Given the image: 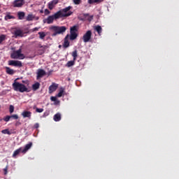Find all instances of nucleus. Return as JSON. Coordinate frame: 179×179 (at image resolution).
Listing matches in <instances>:
<instances>
[{"instance_id":"f257e3e1","label":"nucleus","mask_w":179,"mask_h":179,"mask_svg":"<svg viewBox=\"0 0 179 179\" xmlns=\"http://www.w3.org/2000/svg\"><path fill=\"white\" fill-rule=\"evenodd\" d=\"M13 87L15 92H20V93H24V92L29 93V92H30L25 85L20 83L19 82L13 83Z\"/></svg>"},{"instance_id":"f03ea898","label":"nucleus","mask_w":179,"mask_h":179,"mask_svg":"<svg viewBox=\"0 0 179 179\" xmlns=\"http://www.w3.org/2000/svg\"><path fill=\"white\" fill-rule=\"evenodd\" d=\"M51 30H53V31H55L52 34L53 36H57V34H62L63 33H65V31H66V27H57V26H52L51 27Z\"/></svg>"},{"instance_id":"7ed1b4c3","label":"nucleus","mask_w":179,"mask_h":179,"mask_svg":"<svg viewBox=\"0 0 179 179\" xmlns=\"http://www.w3.org/2000/svg\"><path fill=\"white\" fill-rule=\"evenodd\" d=\"M10 58L12 59H24V55L22 53V48L18 50L13 51L10 54Z\"/></svg>"},{"instance_id":"20e7f679","label":"nucleus","mask_w":179,"mask_h":179,"mask_svg":"<svg viewBox=\"0 0 179 179\" xmlns=\"http://www.w3.org/2000/svg\"><path fill=\"white\" fill-rule=\"evenodd\" d=\"M71 8L72 6H69L68 7H66L65 8L60 10L62 15H65L64 17H68L73 15V12L71 11Z\"/></svg>"},{"instance_id":"39448f33","label":"nucleus","mask_w":179,"mask_h":179,"mask_svg":"<svg viewBox=\"0 0 179 179\" xmlns=\"http://www.w3.org/2000/svg\"><path fill=\"white\" fill-rule=\"evenodd\" d=\"M8 65L10 66H17L18 68H22V66H23L22 62L18 60H10L8 61Z\"/></svg>"},{"instance_id":"423d86ee","label":"nucleus","mask_w":179,"mask_h":179,"mask_svg":"<svg viewBox=\"0 0 179 179\" xmlns=\"http://www.w3.org/2000/svg\"><path fill=\"white\" fill-rule=\"evenodd\" d=\"M79 19L83 22H85V20L92 22L93 20V15H90L89 13H83V16L80 17Z\"/></svg>"},{"instance_id":"0eeeda50","label":"nucleus","mask_w":179,"mask_h":179,"mask_svg":"<svg viewBox=\"0 0 179 179\" xmlns=\"http://www.w3.org/2000/svg\"><path fill=\"white\" fill-rule=\"evenodd\" d=\"M90 38H92V31L89 30L83 35V40L84 43H89Z\"/></svg>"},{"instance_id":"6e6552de","label":"nucleus","mask_w":179,"mask_h":179,"mask_svg":"<svg viewBox=\"0 0 179 179\" xmlns=\"http://www.w3.org/2000/svg\"><path fill=\"white\" fill-rule=\"evenodd\" d=\"M13 5L14 8H22L24 5V0H15Z\"/></svg>"},{"instance_id":"1a4fd4ad","label":"nucleus","mask_w":179,"mask_h":179,"mask_svg":"<svg viewBox=\"0 0 179 179\" xmlns=\"http://www.w3.org/2000/svg\"><path fill=\"white\" fill-rule=\"evenodd\" d=\"M12 34H14L15 38H17V37H23V31L15 29L12 32Z\"/></svg>"},{"instance_id":"9d476101","label":"nucleus","mask_w":179,"mask_h":179,"mask_svg":"<svg viewBox=\"0 0 179 179\" xmlns=\"http://www.w3.org/2000/svg\"><path fill=\"white\" fill-rule=\"evenodd\" d=\"M57 89H58V84L52 83V85L49 87V94H51L52 93H54Z\"/></svg>"},{"instance_id":"9b49d317","label":"nucleus","mask_w":179,"mask_h":179,"mask_svg":"<svg viewBox=\"0 0 179 179\" xmlns=\"http://www.w3.org/2000/svg\"><path fill=\"white\" fill-rule=\"evenodd\" d=\"M59 2V0H52L50 2L48 3V6L50 10H52L55 7V5H57Z\"/></svg>"},{"instance_id":"f8f14e48","label":"nucleus","mask_w":179,"mask_h":179,"mask_svg":"<svg viewBox=\"0 0 179 179\" xmlns=\"http://www.w3.org/2000/svg\"><path fill=\"white\" fill-rule=\"evenodd\" d=\"M31 146H33V143L31 142H29L28 144L25 145L24 149L22 148V153H23V155L27 153V151L31 148Z\"/></svg>"},{"instance_id":"ddd939ff","label":"nucleus","mask_w":179,"mask_h":179,"mask_svg":"<svg viewBox=\"0 0 179 179\" xmlns=\"http://www.w3.org/2000/svg\"><path fill=\"white\" fill-rule=\"evenodd\" d=\"M52 15L55 20H57V19H59V17H64V16H68V15L62 14L61 10L57 11L56 13H55Z\"/></svg>"},{"instance_id":"4468645a","label":"nucleus","mask_w":179,"mask_h":179,"mask_svg":"<svg viewBox=\"0 0 179 179\" xmlns=\"http://www.w3.org/2000/svg\"><path fill=\"white\" fill-rule=\"evenodd\" d=\"M54 20H55V18H54V15H50L48 18L43 20V22L48 23V24H51V23L54 22Z\"/></svg>"},{"instance_id":"2eb2a0df","label":"nucleus","mask_w":179,"mask_h":179,"mask_svg":"<svg viewBox=\"0 0 179 179\" xmlns=\"http://www.w3.org/2000/svg\"><path fill=\"white\" fill-rule=\"evenodd\" d=\"M22 115L24 118H29L30 120V118H31V112L30 111H27V110H24L22 113Z\"/></svg>"},{"instance_id":"dca6fc26","label":"nucleus","mask_w":179,"mask_h":179,"mask_svg":"<svg viewBox=\"0 0 179 179\" xmlns=\"http://www.w3.org/2000/svg\"><path fill=\"white\" fill-rule=\"evenodd\" d=\"M69 38V35H66L64 38V42L63 43V47L64 48H68L69 47V41H68V38Z\"/></svg>"},{"instance_id":"f3484780","label":"nucleus","mask_w":179,"mask_h":179,"mask_svg":"<svg viewBox=\"0 0 179 179\" xmlns=\"http://www.w3.org/2000/svg\"><path fill=\"white\" fill-rule=\"evenodd\" d=\"M78 38V33L76 32H70V40L73 41V40H76Z\"/></svg>"},{"instance_id":"a211bd4d","label":"nucleus","mask_w":179,"mask_h":179,"mask_svg":"<svg viewBox=\"0 0 179 179\" xmlns=\"http://www.w3.org/2000/svg\"><path fill=\"white\" fill-rule=\"evenodd\" d=\"M45 71L43 69H39L37 73V78H43V76H45Z\"/></svg>"},{"instance_id":"6ab92c4d","label":"nucleus","mask_w":179,"mask_h":179,"mask_svg":"<svg viewBox=\"0 0 179 179\" xmlns=\"http://www.w3.org/2000/svg\"><path fill=\"white\" fill-rule=\"evenodd\" d=\"M53 120L56 122L61 121V113H56L53 117Z\"/></svg>"},{"instance_id":"aec40b11","label":"nucleus","mask_w":179,"mask_h":179,"mask_svg":"<svg viewBox=\"0 0 179 179\" xmlns=\"http://www.w3.org/2000/svg\"><path fill=\"white\" fill-rule=\"evenodd\" d=\"M23 151L22 148L20 147V148L17 149L16 150L14 151L13 154V157H16L19 153H22Z\"/></svg>"},{"instance_id":"412c9836","label":"nucleus","mask_w":179,"mask_h":179,"mask_svg":"<svg viewBox=\"0 0 179 179\" xmlns=\"http://www.w3.org/2000/svg\"><path fill=\"white\" fill-rule=\"evenodd\" d=\"M25 13L24 12L22 11H20L17 13V16H18V19L19 20H23L24 19V16H25Z\"/></svg>"},{"instance_id":"4be33fe9","label":"nucleus","mask_w":179,"mask_h":179,"mask_svg":"<svg viewBox=\"0 0 179 179\" xmlns=\"http://www.w3.org/2000/svg\"><path fill=\"white\" fill-rule=\"evenodd\" d=\"M40 89V83L36 82L34 85H32V90L36 92V90H38Z\"/></svg>"},{"instance_id":"5701e85b","label":"nucleus","mask_w":179,"mask_h":179,"mask_svg":"<svg viewBox=\"0 0 179 179\" xmlns=\"http://www.w3.org/2000/svg\"><path fill=\"white\" fill-rule=\"evenodd\" d=\"M94 30H96V31H97L99 36H101V31L103 30V29L101 28V27L100 25H97L94 27Z\"/></svg>"},{"instance_id":"b1692460","label":"nucleus","mask_w":179,"mask_h":179,"mask_svg":"<svg viewBox=\"0 0 179 179\" xmlns=\"http://www.w3.org/2000/svg\"><path fill=\"white\" fill-rule=\"evenodd\" d=\"M6 72L8 75H13V73H15V71L9 67L6 68Z\"/></svg>"},{"instance_id":"393cba45","label":"nucleus","mask_w":179,"mask_h":179,"mask_svg":"<svg viewBox=\"0 0 179 179\" xmlns=\"http://www.w3.org/2000/svg\"><path fill=\"white\" fill-rule=\"evenodd\" d=\"M70 33H78V26L74 25L70 28Z\"/></svg>"},{"instance_id":"a878e982","label":"nucleus","mask_w":179,"mask_h":179,"mask_svg":"<svg viewBox=\"0 0 179 179\" xmlns=\"http://www.w3.org/2000/svg\"><path fill=\"white\" fill-rule=\"evenodd\" d=\"M75 61L76 60H71V61H69L66 64V66H67V68H71V66H73V65H75Z\"/></svg>"},{"instance_id":"bb28decb","label":"nucleus","mask_w":179,"mask_h":179,"mask_svg":"<svg viewBox=\"0 0 179 179\" xmlns=\"http://www.w3.org/2000/svg\"><path fill=\"white\" fill-rule=\"evenodd\" d=\"M72 57H73V60L76 61V59L78 58V50H74L72 52Z\"/></svg>"},{"instance_id":"cd10ccee","label":"nucleus","mask_w":179,"mask_h":179,"mask_svg":"<svg viewBox=\"0 0 179 179\" xmlns=\"http://www.w3.org/2000/svg\"><path fill=\"white\" fill-rule=\"evenodd\" d=\"M34 20V15H33V14H29L27 16V20L28 22H31V20Z\"/></svg>"},{"instance_id":"c85d7f7f","label":"nucleus","mask_w":179,"mask_h":179,"mask_svg":"<svg viewBox=\"0 0 179 179\" xmlns=\"http://www.w3.org/2000/svg\"><path fill=\"white\" fill-rule=\"evenodd\" d=\"M5 40H6V35L5 34H1L0 36V44H2L3 41H5Z\"/></svg>"},{"instance_id":"c756f323","label":"nucleus","mask_w":179,"mask_h":179,"mask_svg":"<svg viewBox=\"0 0 179 179\" xmlns=\"http://www.w3.org/2000/svg\"><path fill=\"white\" fill-rule=\"evenodd\" d=\"M38 34H39V38H41V40H43L46 36L45 32H38Z\"/></svg>"},{"instance_id":"7c9ffc66","label":"nucleus","mask_w":179,"mask_h":179,"mask_svg":"<svg viewBox=\"0 0 179 179\" xmlns=\"http://www.w3.org/2000/svg\"><path fill=\"white\" fill-rule=\"evenodd\" d=\"M1 134H3L4 135H10V131H9V129H6L1 131Z\"/></svg>"},{"instance_id":"2f4dec72","label":"nucleus","mask_w":179,"mask_h":179,"mask_svg":"<svg viewBox=\"0 0 179 179\" xmlns=\"http://www.w3.org/2000/svg\"><path fill=\"white\" fill-rule=\"evenodd\" d=\"M5 20H9L10 19H15V17L13 15H6L4 17Z\"/></svg>"},{"instance_id":"473e14b6","label":"nucleus","mask_w":179,"mask_h":179,"mask_svg":"<svg viewBox=\"0 0 179 179\" xmlns=\"http://www.w3.org/2000/svg\"><path fill=\"white\" fill-rule=\"evenodd\" d=\"M34 109H36V113H43V111H44V109L43 108H38L36 106H34Z\"/></svg>"},{"instance_id":"72a5a7b5","label":"nucleus","mask_w":179,"mask_h":179,"mask_svg":"<svg viewBox=\"0 0 179 179\" xmlns=\"http://www.w3.org/2000/svg\"><path fill=\"white\" fill-rule=\"evenodd\" d=\"M62 94H64V89L61 88L60 91L57 94V97H62Z\"/></svg>"},{"instance_id":"f704fd0d","label":"nucleus","mask_w":179,"mask_h":179,"mask_svg":"<svg viewBox=\"0 0 179 179\" xmlns=\"http://www.w3.org/2000/svg\"><path fill=\"white\" fill-rule=\"evenodd\" d=\"M75 5H80L82 3V0H73Z\"/></svg>"},{"instance_id":"c9c22d12","label":"nucleus","mask_w":179,"mask_h":179,"mask_svg":"<svg viewBox=\"0 0 179 179\" xmlns=\"http://www.w3.org/2000/svg\"><path fill=\"white\" fill-rule=\"evenodd\" d=\"M11 117L10 115H7L6 117H5L3 120V121H5L6 122H8V121H10Z\"/></svg>"},{"instance_id":"e433bc0d","label":"nucleus","mask_w":179,"mask_h":179,"mask_svg":"<svg viewBox=\"0 0 179 179\" xmlns=\"http://www.w3.org/2000/svg\"><path fill=\"white\" fill-rule=\"evenodd\" d=\"M9 111H10V113L12 114V113L15 111V106H13V105H10L9 108Z\"/></svg>"},{"instance_id":"4c0bfd02","label":"nucleus","mask_w":179,"mask_h":179,"mask_svg":"<svg viewBox=\"0 0 179 179\" xmlns=\"http://www.w3.org/2000/svg\"><path fill=\"white\" fill-rule=\"evenodd\" d=\"M11 118H13L14 120H18L19 116L17 115H10Z\"/></svg>"},{"instance_id":"58836bf2","label":"nucleus","mask_w":179,"mask_h":179,"mask_svg":"<svg viewBox=\"0 0 179 179\" xmlns=\"http://www.w3.org/2000/svg\"><path fill=\"white\" fill-rule=\"evenodd\" d=\"M88 3H90V5H92L93 3H97V2L94 1V0H88Z\"/></svg>"},{"instance_id":"ea45409f","label":"nucleus","mask_w":179,"mask_h":179,"mask_svg":"<svg viewBox=\"0 0 179 179\" xmlns=\"http://www.w3.org/2000/svg\"><path fill=\"white\" fill-rule=\"evenodd\" d=\"M3 173L4 176H6V174H8V166H6V168L3 169Z\"/></svg>"},{"instance_id":"a19ab883","label":"nucleus","mask_w":179,"mask_h":179,"mask_svg":"<svg viewBox=\"0 0 179 179\" xmlns=\"http://www.w3.org/2000/svg\"><path fill=\"white\" fill-rule=\"evenodd\" d=\"M50 100L51 101H57V96H51Z\"/></svg>"},{"instance_id":"79ce46f5","label":"nucleus","mask_w":179,"mask_h":179,"mask_svg":"<svg viewBox=\"0 0 179 179\" xmlns=\"http://www.w3.org/2000/svg\"><path fill=\"white\" fill-rule=\"evenodd\" d=\"M40 29V28H38V27H35V28L31 29V31H33V32H34V31H38V29Z\"/></svg>"},{"instance_id":"37998d69","label":"nucleus","mask_w":179,"mask_h":179,"mask_svg":"<svg viewBox=\"0 0 179 179\" xmlns=\"http://www.w3.org/2000/svg\"><path fill=\"white\" fill-rule=\"evenodd\" d=\"M59 103H60L59 100L56 99V101H55L54 104H55V106H58L59 104Z\"/></svg>"},{"instance_id":"c03bdc74","label":"nucleus","mask_w":179,"mask_h":179,"mask_svg":"<svg viewBox=\"0 0 179 179\" xmlns=\"http://www.w3.org/2000/svg\"><path fill=\"white\" fill-rule=\"evenodd\" d=\"M50 12L49 11L48 9L45 10V15H50Z\"/></svg>"},{"instance_id":"a18cd8bd","label":"nucleus","mask_w":179,"mask_h":179,"mask_svg":"<svg viewBox=\"0 0 179 179\" xmlns=\"http://www.w3.org/2000/svg\"><path fill=\"white\" fill-rule=\"evenodd\" d=\"M38 127H40V124H38V123H36L34 124V128H36L37 129V128H38Z\"/></svg>"},{"instance_id":"49530a36","label":"nucleus","mask_w":179,"mask_h":179,"mask_svg":"<svg viewBox=\"0 0 179 179\" xmlns=\"http://www.w3.org/2000/svg\"><path fill=\"white\" fill-rule=\"evenodd\" d=\"M22 82L23 83H25V85L29 84V81H27V80H22Z\"/></svg>"},{"instance_id":"de8ad7c7","label":"nucleus","mask_w":179,"mask_h":179,"mask_svg":"<svg viewBox=\"0 0 179 179\" xmlns=\"http://www.w3.org/2000/svg\"><path fill=\"white\" fill-rule=\"evenodd\" d=\"M47 115H48V113L45 112V113L43 114V117H47Z\"/></svg>"},{"instance_id":"09e8293b","label":"nucleus","mask_w":179,"mask_h":179,"mask_svg":"<svg viewBox=\"0 0 179 179\" xmlns=\"http://www.w3.org/2000/svg\"><path fill=\"white\" fill-rule=\"evenodd\" d=\"M39 48H45V46H43V45H39Z\"/></svg>"},{"instance_id":"8fccbe9b","label":"nucleus","mask_w":179,"mask_h":179,"mask_svg":"<svg viewBox=\"0 0 179 179\" xmlns=\"http://www.w3.org/2000/svg\"><path fill=\"white\" fill-rule=\"evenodd\" d=\"M94 2H96L97 3L98 2H101V0H94Z\"/></svg>"},{"instance_id":"3c124183","label":"nucleus","mask_w":179,"mask_h":179,"mask_svg":"<svg viewBox=\"0 0 179 179\" xmlns=\"http://www.w3.org/2000/svg\"><path fill=\"white\" fill-rule=\"evenodd\" d=\"M40 13H43V10H41Z\"/></svg>"},{"instance_id":"603ef678","label":"nucleus","mask_w":179,"mask_h":179,"mask_svg":"<svg viewBox=\"0 0 179 179\" xmlns=\"http://www.w3.org/2000/svg\"><path fill=\"white\" fill-rule=\"evenodd\" d=\"M0 121H2V119H0Z\"/></svg>"},{"instance_id":"864d4df0","label":"nucleus","mask_w":179,"mask_h":179,"mask_svg":"<svg viewBox=\"0 0 179 179\" xmlns=\"http://www.w3.org/2000/svg\"><path fill=\"white\" fill-rule=\"evenodd\" d=\"M59 48H61V45H59Z\"/></svg>"},{"instance_id":"5fc2aeb1","label":"nucleus","mask_w":179,"mask_h":179,"mask_svg":"<svg viewBox=\"0 0 179 179\" xmlns=\"http://www.w3.org/2000/svg\"><path fill=\"white\" fill-rule=\"evenodd\" d=\"M0 109H1V105H0Z\"/></svg>"}]
</instances>
